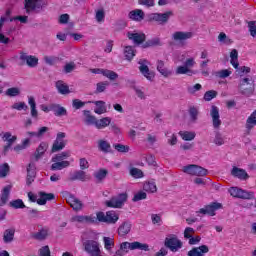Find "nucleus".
<instances>
[{
    "instance_id": "nucleus-9",
    "label": "nucleus",
    "mask_w": 256,
    "mask_h": 256,
    "mask_svg": "<svg viewBox=\"0 0 256 256\" xmlns=\"http://www.w3.org/2000/svg\"><path fill=\"white\" fill-rule=\"evenodd\" d=\"M164 245L167 247V249H170L172 253H177V251L183 247V242H181L176 235H170L169 237L165 238Z\"/></svg>"
},
{
    "instance_id": "nucleus-53",
    "label": "nucleus",
    "mask_w": 256,
    "mask_h": 256,
    "mask_svg": "<svg viewBox=\"0 0 256 256\" xmlns=\"http://www.w3.org/2000/svg\"><path fill=\"white\" fill-rule=\"evenodd\" d=\"M189 115H190L191 121H193V123H195V121H197V117H199V109H197L195 107H191L189 109Z\"/></svg>"
},
{
    "instance_id": "nucleus-29",
    "label": "nucleus",
    "mask_w": 256,
    "mask_h": 256,
    "mask_svg": "<svg viewBox=\"0 0 256 256\" xmlns=\"http://www.w3.org/2000/svg\"><path fill=\"white\" fill-rule=\"evenodd\" d=\"M50 111H53L56 117H63L67 115V109L59 104H52L50 106Z\"/></svg>"
},
{
    "instance_id": "nucleus-17",
    "label": "nucleus",
    "mask_w": 256,
    "mask_h": 256,
    "mask_svg": "<svg viewBox=\"0 0 256 256\" xmlns=\"http://www.w3.org/2000/svg\"><path fill=\"white\" fill-rule=\"evenodd\" d=\"M68 205L73 209V211H83V202L75 195L69 194L66 198Z\"/></svg>"
},
{
    "instance_id": "nucleus-1",
    "label": "nucleus",
    "mask_w": 256,
    "mask_h": 256,
    "mask_svg": "<svg viewBox=\"0 0 256 256\" xmlns=\"http://www.w3.org/2000/svg\"><path fill=\"white\" fill-rule=\"evenodd\" d=\"M49 5L47 0H24V9L26 15H31L32 13H41Z\"/></svg>"
},
{
    "instance_id": "nucleus-16",
    "label": "nucleus",
    "mask_w": 256,
    "mask_h": 256,
    "mask_svg": "<svg viewBox=\"0 0 256 256\" xmlns=\"http://www.w3.org/2000/svg\"><path fill=\"white\" fill-rule=\"evenodd\" d=\"M221 203L212 202L209 205H206L204 208H201L197 213H201L202 215H210V217H215V211L221 209Z\"/></svg>"
},
{
    "instance_id": "nucleus-14",
    "label": "nucleus",
    "mask_w": 256,
    "mask_h": 256,
    "mask_svg": "<svg viewBox=\"0 0 256 256\" xmlns=\"http://www.w3.org/2000/svg\"><path fill=\"white\" fill-rule=\"evenodd\" d=\"M0 137L6 145L4 146V154L6 155L9 152V149L13 147V143L17 141V136H13L11 132H2L0 133Z\"/></svg>"
},
{
    "instance_id": "nucleus-32",
    "label": "nucleus",
    "mask_w": 256,
    "mask_h": 256,
    "mask_svg": "<svg viewBox=\"0 0 256 256\" xmlns=\"http://www.w3.org/2000/svg\"><path fill=\"white\" fill-rule=\"evenodd\" d=\"M103 241H104V249L107 250V252L109 253V255H113V247H115V240H113V238L111 237H103Z\"/></svg>"
},
{
    "instance_id": "nucleus-61",
    "label": "nucleus",
    "mask_w": 256,
    "mask_h": 256,
    "mask_svg": "<svg viewBox=\"0 0 256 256\" xmlns=\"http://www.w3.org/2000/svg\"><path fill=\"white\" fill-rule=\"evenodd\" d=\"M107 86H109V82H99L96 84V92L97 93H103L105 89H107Z\"/></svg>"
},
{
    "instance_id": "nucleus-12",
    "label": "nucleus",
    "mask_w": 256,
    "mask_h": 256,
    "mask_svg": "<svg viewBox=\"0 0 256 256\" xmlns=\"http://www.w3.org/2000/svg\"><path fill=\"white\" fill-rule=\"evenodd\" d=\"M193 39V32H183V31H176L172 34V40L177 45L183 47L185 45V41Z\"/></svg>"
},
{
    "instance_id": "nucleus-39",
    "label": "nucleus",
    "mask_w": 256,
    "mask_h": 256,
    "mask_svg": "<svg viewBox=\"0 0 256 256\" xmlns=\"http://www.w3.org/2000/svg\"><path fill=\"white\" fill-rule=\"evenodd\" d=\"M256 126V110L247 118L246 120V129L251 131L253 127Z\"/></svg>"
},
{
    "instance_id": "nucleus-21",
    "label": "nucleus",
    "mask_w": 256,
    "mask_h": 256,
    "mask_svg": "<svg viewBox=\"0 0 256 256\" xmlns=\"http://www.w3.org/2000/svg\"><path fill=\"white\" fill-rule=\"evenodd\" d=\"M156 69L163 77H171V75H173V72L165 66V62L163 60H158L156 62Z\"/></svg>"
},
{
    "instance_id": "nucleus-27",
    "label": "nucleus",
    "mask_w": 256,
    "mask_h": 256,
    "mask_svg": "<svg viewBox=\"0 0 256 256\" xmlns=\"http://www.w3.org/2000/svg\"><path fill=\"white\" fill-rule=\"evenodd\" d=\"M35 163H30L27 167V178H26V185H31L33 181H35Z\"/></svg>"
},
{
    "instance_id": "nucleus-60",
    "label": "nucleus",
    "mask_w": 256,
    "mask_h": 256,
    "mask_svg": "<svg viewBox=\"0 0 256 256\" xmlns=\"http://www.w3.org/2000/svg\"><path fill=\"white\" fill-rule=\"evenodd\" d=\"M146 142L148 143V145H155V143H157V135L155 134H146Z\"/></svg>"
},
{
    "instance_id": "nucleus-57",
    "label": "nucleus",
    "mask_w": 256,
    "mask_h": 256,
    "mask_svg": "<svg viewBox=\"0 0 256 256\" xmlns=\"http://www.w3.org/2000/svg\"><path fill=\"white\" fill-rule=\"evenodd\" d=\"M130 175L135 179H141V177H143V171H141L139 168H132L130 170Z\"/></svg>"
},
{
    "instance_id": "nucleus-62",
    "label": "nucleus",
    "mask_w": 256,
    "mask_h": 256,
    "mask_svg": "<svg viewBox=\"0 0 256 256\" xmlns=\"http://www.w3.org/2000/svg\"><path fill=\"white\" fill-rule=\"evenodd\" d=\"M85 104H86V102H83V101H81V100H79V99H74L73 101H72V107L74 108V109H83V107H85Z\"/></svg>"
},
{
    "instance_id": "nucleus-48",
    "label": "nucleus",
    "mask_w": 256,
    "mask_h": 256,
    "mask_svg": "<svg viewBox=\"0 0 256 256\" xmlns=\"http://www.w3.org/2000/svg\"><path fill=\"white\" fill-rule=\"evenodd\" d=\"M103 76L107 77V79H110V81H115V79L119 78V74H117L113 70H107V69H104Z\"/></svg>"
},
{
    "instance_id": "nucleus-34",
    "label": "nucleus",
    "mask_w": 256,
    "mask_h": 256,
    "mask_svg": "<svg viewBox=\"0 0 256 256\" xmlns=\"http://www.w3.org/2000/svg\"><path fill=\"white\" fill-rule=\"evenodd\" d=\"M94 125H95L96 129H105V127H109V125H111V118L104 117L100 120L96 119V122Z\"/></svg>"
},
{
    "instance_id": "nucleus-55",
    "label": "nucleus",
    "mask_w": 256,
    "mask_h": 256,
    "mask_svg": "<svg viewBox=\"0 0 256 256\" xmlns=\"http://www.w3.org/2000/svg\"><path fill=\"white\" fill-rule=\"evenodd\" d=\"M248 31L251 37H256V21H248Z\"/></svg>"
},
{
    "instance_id": "nucleus-64",
    "label": "nucleus",
    "mask_w": 256,
    "mask_h": 256,
    "mask_svg": "<svg viewBox=\"0 0 256 256\" xmlns=\"http://www.w3.org/2000/svg\"><path fill=\"white\" fill-rule=\"evenodd\" d=\"M39 255L40 256H51V250L49 249V246H44L39 249Z\"/></svg>"
},
{
    "instance_id": "nucleus-58",
    "label": "nucleus",
    "mask_w": 256,
    "mask_h": 256,
    "mask_svg": "<svg viewBox=\"0 0 256 256\" xmlns=\"http://www.w3.org/2000/svg\"><path fill=\"white\" fill-rule=\"evenodd\" d=\"M215 97H217V91L215 90H209L204 94L205 101H211L212 99H215Z\"/></svg>"
},
{
    "instance_id": "nucleus-52",
    "label": "nucleus",
    "mask_w": 256,
    "mask_h": 256,
    "mask_svg": "<svg viewBox=\"0 0 256 256\" xmlns=\"http://www.w3.org/2000/svg\"><path fill=\"white\" fill-rule=\"evenodd\" d=\"M214 143L218 147H221V145H225V138L223 135L219 132L216 133L215 138H214Z\"/></svg>"
},
{
    "instance_id": "nucleus-13",
    "label": "nucleus",
    "mask_w": 256,
    "mask_h": 256,
    "mask_svg": "<svg viewBox=\"0 0 256 256\" xmlns=\"http://www.w3.org/2000/svg\"><path fill=\"white\" fill-rule=\"evenodd\" d=\"M147 60L141 59L139 60V71L148 81H153L155 79V72L149 70V66L147 65Z\"/></svg>"
},
{
    "instance_id": "nucleus-2",
    "label": "nucleus",
    "mask_w": 256,
    "mask_h": 256,
    "mask_svg": "<svg viewBox=\"0 0 256 256\" xmlns=\"http://www.w3.org/2000/svg\"><path fill=\"white\" fill-rule=\"evenodd\" d=\"M96 217L100 223H107V225H115L119 221V214L115 211L97 212Z\"/></svg>"
},
{
    "instance_id": "nucleus-28",
    "label": "nucleus",
    "mask_w": 256,
    "mask_h": 256,
    "mask_svg": "<svg viewBox=\"0 0 256 256\" xmlns=\"http://www.w3.org/2000/svg\"><path fill=\"white\" fill-rule=\"evenodd\" d=\"M128 17L132 21H143L145 19V12L141 9L132 10L129 12Z\"/></svg>"
},
{
    "instance_id": "nucleus-43",
    "label": "nucleus",
    "mask_w": 256,
    "mask_h": 256,
    "mask_svg": "<svg viewBox=\"0 0 256 256\" xmlns=\"http://www.w3.org/2000/svg\"><path fill=\"white\" fill-rule=\"evenodd\" d=\"M179 135L183 139V141H193V139H195L196 134L195 132L180 131Z\"/></svg>"
},
{
    "instance_id": "nucleus-37",
    "label": "nucleus",
    "mask_w": 256,
    "mask_h": 256,
    "mask_svg": "<svg viewBox=\"0 0 256 256\" xmlns=\"http://www.w3.org/2000/svg\"><path fill=\"white\" fill-rule=\"evenodd\" d=\"M83 115L85 117L84 123H86V125H95L97 118H95V116L91 115V111L84 110Z\"/></svg>"
},
{
    "instance_id": "nucleus-4",
    "label": "nucleus",
    "mask_w": 256,
    "mask_h": 256,
    "mask_svg": "<svg viewBox=\"0 0 256 256\" xmlns=\"http://www.w3.org/2000/svg\"><path fill=\"white\" fill-rule=\"evenodd\" d=\"M84 251L90 256H102L101 244L97 240H86L83 242Z\"/></svg>"
},
{
    "instance_id": "nucleus-51",
    "label": "nucleus",
    "mask_w": 256,
    "mask_h": 256,
    "mask_svg": "<svg viewBox=\"0 0 256 256\" xmlns=\"http://www.w3.org/2000/svg\"><path fill=\"white\" fill-rule=\"evenodd\" d=\"M65 145L66 143L65 142H54L53 145H52V149H51V152L52 153H57L59 151H63V149H65Z\"/></svg>"
},
{
    "instance_id": "nucleus-45",
    "label": "nucleus",
    "mask_w": 256,
    "mask_h": 256,
    "mask_svg": "<svg viewBox=\"0 0 256 256\" xmlns=\"http://www.w3.org/2000/svg\"><path fill=\"white\" fill-rule=\"evenodd\" d=\"M9 206L12 207V209H25V203H23L21 199L12 200Z\"/></svg>"
},
{
    "instance_id": "nucleus-38",
    "label": "nucleus",
    "mask_w": 256,
    "mask_h": 256,
    "mask_svg": "<svg viewBox=\"0 0 256 256\" xmlns=\"http://www.w3.org/2000/svg\"><path fill=\"white\" fill-rule=\"evenodd\" d=\"M15 237V229H6L3 234L4 243H11Z\"/></svg>"
},
{
    "instance_id": "nucleus-5",
    "label": "nucleus",
    "mask_w": 256,
    "mask_h": 256,
    "mask_svg": "<svg viewBox=\"0 0 256 256\" xmlns=\"http://www.w3.org/2000/svg\"><path fill=\"white\" fill-rule=\"evenodd\" d=\"M39 199H37V195L33 194L32 192L28 193V199L32 203L37 202L38 205H46L47 201H53L55 199V194L53 193H45V192H39Z\"/></svg>"
},
{
    "instance_id": "nucleus-35",
    "label": "nucleus",
    "mask_w": 256,
    "mask_h": 256,
    "mask_svg": "<svg viewBox=\"0 0 256 256\" xmlns=\"http://www.w3.org/2000/svg\"><path fill=\"white\" fill-rule=\"evenodd\" d=\"M56 88L58 89V93L61 95H68V93H70L69 86L61 80L56 82Z\"/></svg>"
},
{
    "instance_id": "nucleus-44",
    "label": "nucleus",
    "mask_w": 256,
    "mask_h": 256,
    "mask_svg": "<svg viewBox=\"0 0 256 256\" xmlns=\"http://www.w3.org/2000/svg\"><path fill=\"white\" fill-rule=\"evenodd\" d=\"M124 57L127 61H131L135 57V50L132 46H126L124 48Z\"/></svg>"
},
{
    "instance_id": "nucleus-41",
    "label": "nucleus",
    "mask_w": 256,
    "mask_h": 256,
    "mask_svg": "<svg viewBox=\"0 0 256 256\" xmlns=\"http://www.w3.org/2000/svg\"><path fill=\"white\" fill-rule=\"evenodd\" d=\"M193 70L189 69L187 66L183 65V66H178L176 69V75H189V77H191V75H193Z\"/></svg>"
},
{
    "instance_id": "nucleus-25",
    "label": "nucleus",
    "mask_w": 256,
    "mask_h": 256,
    "mask_svg": "<svg viewBox=\"0 0 256 256\" xmlns=\"http://www.w3.org/2000/svg\"><path fill=\"white\" fill-rule=\"evenodd\" d=\"M127 37L128 39H130V41H133L136 45H141V43L145 41V34L128 32Z\"/></svg>"
},
{
    "instance_id": "nucleus-47",
    "label": "nucleus",
    "mask_w": 256,
    "mask_h": 256,
    "mask_svg": "<svg viewBox=\"0 0 256 256\" xmlns=\"http://www.w3.org/2000/svg\"><path fill=\"white\" fill-rule=\"evenodd\" d=\"M68 157H71V154L69 152H62L60 154H56L54 157H52V163H55L57 161H64V159H68Z\"/></svg>"
},
{
    "instance_id": "nucleus-30",
    "label": "nucleus",
    "mask_w": 256,
    "mask_h": 256,
    "mask_svg": "<svg viewBox=\"0 0 256 256\" xmlns=\"http://www.w3.org/2000/svg\"><path fill=\"white\" fill-rule=\"evenodd\" d=\"M97 148L102 152V153H111V143L105 139H100L97 141Z\"/></svg>"
},
{
    "instance_id": "nucleus-11",
    "label": "nucleus",
    "mask_w": 256,
    "mask_h": 256,
    "mask_svg": "<svg viewBox=\"0 0 256 256\" xmlns=\"http://www.w3.org/2000/svg\"><path fill=\"white\" fill-rule=\"evenodd\" d=\"M126 202H127V193H122L106 201V206L112 207L113 209H121V207H123V205H125Z\"/></svg>"
},
{
    "instance_id": "nucleus-23",
    "label": "nucleus",
    "mask_w": 256,
    "mask_h": 256,
    "mask_svg": "<svg viewBox=\"0 0 256 256\" xmlns=\"http://www.w3.org/2000/svg\"><path fill=\"white\" fill-rule=\"evenodd\" d=\"M70 181H89V176L85 173V171L77 170L74 173L70 174Z\"/></svg>"
},
{
    "instance_id": "nucleus-36",
    "label": "nucleus",
    "mask_w": 256,
    "mask_h": 256,
    "mask_svg": "<svg viewBox=\"0 0 256 256\" xmlns=\"http://www.w3.org/2000/svg\"><path fill=\"white\" fill-rule=\"evenodd\" d=\"M94 104L96 105L94 113H96L97 115H103V113L107 111V106H105L104 101H95Z\"/></svg>"
},
{
    "instance_id": "nucleus-50",
    "label": "nucleus",
    "mask_w": 256,
    "mask_h": 256,
    "mask_svg": "<svg viewBox=\"0 0 256 256\" xmlns=\"http://www.w3.org/2000/svg\"><path fill=\"white\" fill-rule=\"evenodd\" d=\"M113 147L118 153H129L130 148L128 145H123V144H113Z\"/></svg>"
},
{
    "instance_id": "nucleus-40",
    "label": "nucleus",
    "mask_w": 256,
    "mask_h": 256,
    "mask_svg": "<svg viewBox=\"0 0 256 256\" xmlns=\"http://www.w3.org/2000/svg\"><path fill=\"white\" fill-rule=\"evenodd\" d=\"M19 95H21V88L19 87L8 88L5 92L6 97H19Z\"/></svg>"
},
{
    "instance_id": "nucleus-15",
    "label": "nucleus",
    "mask_w": 256,
    "mask_h": 256,
    "mask_svg": "<svg viewBox=\"0 0 256 256\" xmlns=\"http://www.w3.org/2000/svg\"><path fill=\"white\" fill-rule=\"evenodd\" d=\"M72 221L74 223H82V225H93L97 223L98 219L94 215H76L72 217Z\"/></svg>"
},
{
    "instance_id": "nucleus-24",
    "label": "nucleus",
    "mask_w": 256,
    "mask_h": 256,
    "mask_svg": "<svg viewBox=\"0 0 256 256\" xmlns=\"http://www.w3.org/2000/svg\"><path fill=\"white\" fill-rule=\"evenodd\" d=\"M47 149H49V144L47 142H41L34 153L35 161H39V159L45 155V151H47Z\"/></svg>"
},
{
    "instance_id": "nucleus-6",
    "label": "nucleus",
    "mask_w": 256,
    "mask_h": 256,
    "mask_svg": "<svg viewBox=\"0 0 256 256\" xmlns=\"http://www.w3.org/2000/svg\"><path fill=\"white\" fill-rule=\"evenodd\" d=\"M173 17V11H167L164 13H151L148 16L149 21H154L158 25H167L169 19Z\"/></svg>"
},
{
    "instance_id": "nucleus-20",
    "label": "nucleus",
    "mask_w": 256,
    "mask_h": 256,
    "mask_svg": "<svg viewBox=\"0 0 256 256\" xmlns=\"http://www.w3.org/2000/svg\"><path fill=\"white\" fill-rule=\"evenodd\" d=\"M232 177H235L236 179H239L240 181H247L249 179V174L247 171L243 168H239L234 166L231 170Z\"/></svg>"
},
{
    "instance_id": "nucleus-22",
    "label": "nucleus",
    "mask_w": 256,
    "mask_h": 256,
    "mask_svg": "<svg viewBox=\"0 0 256 256\" xmlns=\"http://www.w3.org/2000/svg\"><path fill=\"white\" fill-rule=\"evenodd\" d=\"M209 251V246L201 245L188 251L187 256H204Z\"/></svg>"
},
{
    "instance_id": "nucleus-7",
    "label": "nucleus",
    "mask_w": 256,
    "mask_h": 256,
    "mask_svg": "<svg viewBox=\"0 0 256 256\" xmlns=\"http://www.w3.org/2000/svg\"><path fill=\"white\" fill-rule=\"evenodd\" d=\"M120 249L124 253H129L130 251H135V249H139L140 251H149V245L143 244L141 242H122L120 244Z\"/></svg>"
},
{
    "instance_id": "nucleus-54",
    "label": "nucleus",
    "mask_w": 256,
    "mask_h": 256,
    "mask_svg": "<svg viewBox=\"0 0 256 256\" xmlns=\"http://www.w3.org/2000/svg\"><path fill=\"white\" fill-rule=\"evenodd\" d=\"M12 109H16V111H27L29 107L27 104H25V102H18L12 105Z\"/></svg>"
},
{
    "instance_id": "nucleus-26",
    "label": "nucleus",
    "mask_w": 256,
    "mask_h": 256,
    "mask_svg": "<svg viewBox=\"0 0 256 256\" xmlns=\"http://www.w3.org/2000/svg\"><path fill=\"white\" fill-rule=\"evenodd\" d=\"M11 188V185H7L2 189L0 194V205H7V202L9 201V195H11Z\"/></svg>"
},
{
    "instance_id": "nucleus-3",
    "label": "nucleus",
    "mask_w": 256,
    "mask_h": 256,
    "mask_svg": "<svg viewBox=\"0 0 256 256\" xmlns=\"http://www.w3.org/2000/svg\"><path fill=\"white\" fill-rule=\"evenodd\" d=\"M249 78H242L238 84V91L245 97H251L255 93V85L250 82Z\"/></svg>"
},
{
    "instance_id": "nucleus-31",
    "label": "nucleus",
    "mask_w": 256,
    "mask_h": 256,
    "mask_svg": "<svg viewBox=\"0 0 256 256\" xmlns=\"http://www.w3.org/2000/svg\"><path fill=\"white\" fill-rule=\"evenodd\" d=\"M131 227V222H123L118 228V235H120V237L129 235V233H131Z\"/></svg>"
},
{
    "instance_id": "nucleus-59",
    "label": "nucleus",
    "mask_w": 256,
    "mask_h": 256,
    "mask_svg": "<svg viewBox=\"0 0 256 256\" xmlns=\"http://www.w3.org/2000/svg\"><path fill=\"white\" fill-rule=\"evenodd\" d=\"M229 75H231V70H227V69L216 72V77H219L220 79H227Z\"/></svg>"
},
{
    "instance_id": "nucleus-56",
    "label": "nucleus",
    "mask_w": 256,
    "mask_h": 256,
    "mask_svg": "<svg viewBox=\"0 0 256 256\" xmlns=\"http://www.w3.org/2000/svg\"><path fill=\"white\" fill-rule=\"evenodd\" d=\"M47 235H48L47 230L42 229L36 234H34V239H37L38 241H43L44 239H47Z\"/></svg>"
},
{
    "instance_id": "nucleus-49",
    "label": "nucleus",
    "mask_w": 256,
    "mask_h": 256,
    "mask_svg": "<svg viewBox=\"0 0 256 256\" xmlns=\"http://www.w3.org/2000/svg\"><path fill=\"white\" fill-rule=\"evenodd\" d=\"M170 135V136H169ZM165 136L168 137L167 139V143L168 145H171L172 147L177 143V134L173 133L171 134V132L167 131L165 132Z\"/></svg>"
},
{
    "instance_id": "nucleus-18",
    "label": "nucleus",
    "mask_w": 256,
    "mask_h": 256,
    "mask_svg": "<svg viewBox=\"0 0 256 256\" xmlns=\"http://www.w3.org/2000/svg\"><path fill=\"white\" fill-rule=\"evenodd\" d=\"M20 61L26 63L28 67H37L39 64V59L32 55H27V53L21 52L20 53Z\"/></svg>"
},
{
    "instance_id": "nucleus-33",
    "label": "nucleus",
    "mask_w": 256,
    "mask_h": 256,
    "mask_svg": "<svg viewBox=\"0 0 256 256\" xmlns=\"http://www.w3.org/2000/svg\"><path fill=\"white\" fill-rule=\"evenodd\" d=\"M71 163L67 160L65 161H56L51 165V171H61L62 169H67Z\"/></svg>"
},
{
    "instance_id": "nucleus-19",
    "label": "nucleus",
    "mask_w": 256,
    "mask_h": 256,
    "mask_svg": "<svg viewBox=\"0 0 256 256\" xmlns=\"http://www.w3.org/2000/svg\"><path fill=\"white\" fill-rule=\"evenodd\" d=\"M210 116L212 117V123L214 129H219L221 127V116L219 115V108L215 105L211 107Z\"/></svg>"
},
{
    "instance_id": "nucleus-63",
    "label": "nucleus",
    "mask_w": 256,
    "mask_h": 256,
    "mask_svg": "<svg viewBox=\"0 0 256 256\" xmlns=\"http://www.w3.org/2000/svg\"><path fill=\"white\" fill-rule=\"evenodd\" d=\"M9 173V164H3L0 166V177H7V174Z\"/></svg>"
},
{
    "instance_id": "nucleus-46",
    "label": "nucleus",
    "mask_w": 256,
    "mask_h": 256,
    "mask_svg": "<svg viewBox=\"0 0 256 256\" xmlns=\"http://www.w3.org/2000/svg\"><path fill=\"white\" fill-rule=\"evenodd\" d=\"M144 191L147 193H156L157 192V185L154 182H146L143 186Z\"/></svg>"
},
{
    "instance_id": "nucleus-10",
    "label": "nucleus",
    "mask_w": 256,
    "mask_h": 256,
    "mask_svg": "<svg viewBox=\"0 0 256 256\" xmlns=\"http://www.w3.org/2000/svg\"><path fill=\"white\" fill-rule=\"evenodd\" d=\"M229 193L232 197L237 199H255V193L247 190H243L239 187H231Z\"/></svg>"
},
{
    "instance_id": "nucleus-42",
    "label": "nucleus",
    "mask_w": 256,
    "mask_h": 256,
    "mask_svg": "<svg viewBox=\"0 0 256 256\" xmlns=\"http://www.w3.org/2000/svg\"><path fill=\"white\" fill-rule=\"evenodd\" d=\"M108 173L109 172L105 169H100V170L94 172V177H95L97 183H101V181H103V179H105V177H107Z\"/></svg>"
},
{
    "instance_id": "nucleus-8",
    "label": "nucleus",
    "mask_w": 256,
    "mask_h": 256,
    "mask_svg": "<svg viewBox=\"0 0 256 256\" xmlns=\"http://www.w3.org/2000/svg\"><path fill=\"white\" fill-rule=\"evenodd\" d=\"M182 171L187 175H193L196 177H205L208 173L207 169L195 164L184 166Z\"/></svg>"
}]
</instances>
